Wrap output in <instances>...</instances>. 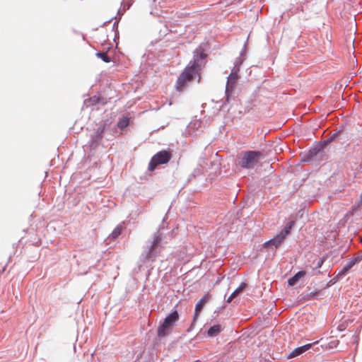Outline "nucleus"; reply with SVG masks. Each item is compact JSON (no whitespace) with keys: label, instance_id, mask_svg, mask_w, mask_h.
Here are the masks:
<instances>
[{"label":"nucleus","instance_id":"obj_1","mask_svg":"<svg viewBox=\"0 0 362 362\" xmlns=\"http://www.w3.org/2000/svg\"><path fill=\"white\" fill-rule=\"evenodd\" d=\"M205 58L206 54L204 53L195 52L193 62H191L185 68L177 81L176 88L178 91H182L188 82L191 81L197 75L199 76Z\"/></svg>","mask_w":362,"mask_h":362},{"label":"nucleus","instance_id":"obj_2","mask_svg":"<svg viewBox=\"0 0 362 362\" xmlns=\"http://www.w3.org/2000/svg\"><path fill=\"white\" fill-rule=\"evenodd\" d=\"M262 156L259 151H243L240 155L238 165L245 169H253L259 163Z\"/></svg>","mask_w":362,"mask_h":362},{"label":"nucleus","instance_id":"obj_3","mask_svg":"<svg viewBox=\"0 0 362 362\" xmlns=\"http://www.w3.org/2000/svg\"><path fill=\"white\" fill-rule=\"evenodd\" d=\"M179 320V314L177 310L173 311L164 320L163 323L158 328V336L165 337L170 332V329Z\"/></svg>","mask_w":362,"mask_h":362},{"label":"nucleus","instance_id":"obj_4","mask_svg":"<svg viewBox=\"0 0 362 362\" xmlns=\"http://www.w3.org/2000/svg\"><path fill=\"white\" fill-rule=\"evenodd\" d=\"M163 233L161 228H159L157 232L153 235V240L151 242L150 245L148 246V251L146 252V258L151 259L157 254V249L161 247L163 243Z\"/></svg>","mask_w":362,"mask_h":362},{"label":"nucleus","instance_id":"obj_5","mask_svg":"<svg viewBox=\"0 0 362 362\" xmlns=\"http://www.w3.org/2000/svg\"><path fill=\"white\" fill-rule=\"evenodd\" d=\"M171 158V153L167 151H161L155 154L149 164L148 170L151 171L154 170L158 165L167 163Z\"/></svg>","mask_w":362,"mask_h":362},{"label":"nucleus","instance_id":"obj_6","mask_svg":"<svg viewBox=\"0 0 362 362\" xmlns=\"http://www.w3.org/2000/svg\"><path fill=\"white\" fill-rule=\"evenodd\" d=\"M238 78L239 76L237 73V69H231V73L227 78V82L225 90L227 102H229L233 96V90Z\"/></svg>","mask_w":362,"mask_h":362},{"label":"nucleus","instance_id":"obj_7","mask_svg":"<svg viewBox=\"0 0 362 362\" xmlns=\"http://www.w3.org/2000/svg\"><path fill=\"white\" fill-rule=\"evenodd\" d=\"M105 129V125L100 124L90 135V139L88 141V146L91 149H95L100 145L103 137Z\"/></svg>","mask_w":362,"mask_h":362},{"label":"nucleus","instance_id":"obj_8","mask_svg":"<svg viewBox=\"0 0 362 362\" xmlns=\"http://www.w3.org/2000/svg\"><path fill=\"white\" fill-rule=\"evenodd\" d=\"M320 341H322V339H320V341H317L313 344H307L305 345L296 348L294 350H293L290 353V354L288 355V358H294V357L300 356V354H303L306 351L309 350L313 345H315Z\"/></svg>","mask_w":362,"mask_h":362},{"label":"nucleus","instance_id":"obj_9","mask_svg":"<svg viewBox=\"0 0 362 362\" xmlns=\"http://www.w3.org/2000/svg\"><path fill=\"white\" fill-rule=\"evenodd\" d=\"M284 242V241L276 235L271 240L265 242L263 244V247L274 250L279 247Z\"/></svg>","mask_w":362,"mask_h":362},{"label":"nucleus","instance_id":"obj_10","mask_svg":"<svg viewBox=\"0 0 362 362\" xmlns=\"http://www.w3.org/2000/svg\"><path fill=\"white\" fill-rule=\"evenodd\" d=\"M296 224L295 221H288L284 228L277 234V235L281 238L284 241L286 240V237L291 234L293 228Z\"/></svg>","mask_w":362,"mask_h":362},{"label":"nucleus","instance_id":"obj_11","mask_svg":"<svg viewBox=\"0 0 362 362\" xmlns=\"http://www.w3.org/2000/svg\"><path fill=\"white\" fill-rule=\"evenodd\" d=\"M209 295H205L196 304L194 318H196L197 316L198 315V314L202 311L203 307L204 306L205 303L209 300Z\"/></svg>","mask_w":362,"mask_h":362},{"label":"nucleus","instance_id":"obj_12","mask_svg":"<svg viewBox=\"0 0 362 362\" xmlns=\"http://www.w3.org/2000/svg\"><path fill=\"white\" fill-rule=\"evenodd\" d=\"M305 274V272L304 271H300V272H297L294 276H293L291 278H290L288 280V285L294 286L300 278L304 276Z\"/></svg>","mask_w":362,"mask_h":362},{"label":"nucleus","instance_id":"obj_13","mask_svg":"<svg viewBox=\"0 0 362 362\" xmlns=\"http://www.w3.org/2000/svg\"><path fill=\"white\" fill-rule=\"evenodd\" d=\"M246 47V44L244 45V48L240 52V56L235 59L234 62V66L232 69H237V73L240 71V66L243 62V59L242 58V56L245 54V50Z\"/></svg>","mask_w":362,"mask_h":362},{"label":"nucleus","instance_id":"obj_14","mask_svg":"<svg viewBox=\"0 0 362 362\" xmlns=\"http://www.w3.org/2000/svg\"><path fill=\"white\" fill-rule=\"evenodd\" d=\"M222 329L220 325H216L212 327H211L208 331L207 334L209 337H213L216 336L218 334H219L221 332Z\"/></svg>","mask_w":362,"mask_h":362},{"label":"nucleus","instance_id":"obj_15","mask_svg":"<svg viewBox=\"0 0 362 362\" xmlns=\"http://www.w3.org/2000/svg\"><path fill=\"white\" fill-rule=\"evenodd\" d=\"M362 259L361 257H356L347 262L344 266L348 270H350L356 263L359 262Z\"/></svg>","mask_w":362,"mask_h":362},{"label":"nucleus","instance_id":"obj_16","mask_svg":"<svg viewBox=\"0 0 362 362\" xmlns=\"http://www.w3.org/2000/svg\"><path fill=\"white\" fill-rule=\"evenodd\" d=\"M247 287V284L245 282H242L240 286L232 293L233 296L237 297L240 293H242L245 288Z\"/></svg>","mask_w":362,"mask_h":362},{"label":"nucleus","instance_id":"obj_17","mask_svg":"<svg viewBox=\"0 0 362 362\" xmlns=\"http://www.w3.org/2000/svg\"><path fill=\"white\" fill-rule=\"evenodd\" d=\"M96 56L101 59L105 62H110V57L108 56L107 52H98L96 53Z\"/></svg>","mask_w":362,"mask_h":362},{"label":"nucleus","instance_id":"obj_18","mask_svg":"<svg viewBox=\"0 0 362 362\" xmlns=\"http://www.w3.org/2000/svg\"><path fill=\"white\" fill-rule=\"evenodd\" d=\"M129 122V118L123 117L119 119V121L117 123V126L120 129H124L128 126Z\"/></svg>","mask_w":362,"mask_h":362},{"label":"nucleus","instance_id":"obj_19","mask_svg":"<svg viewBox=\"0 0 362 362\" xmlns=\"http://www.w3.org/2000/svg\"><path fill=\"white\" fill-rule=\"evenodd\" d=\"M121 228L117 226L116 227L112 233L108 237V239H115L121 234Z\"/></svg>","mask_w":362,"mask_h":362},{"label":"nucleus","instance_id":"obj_20","mask_svg":"<svg viewBox=\"0 0 362 362\" xmlns=\"http://www.w3.org/2000/svg\"><path fill=\"white\" fill-rule=\"evenodd\" d=\"M320 152V149L315 148L313 149H310L308 153V158H312L314 156H317V154Z\"/></svg>","mask_w":362,"mask_h":362},{"label":"nucleus","instance_id":"obj_21","mask_svg":"<svg viewBox=\"0 0 362 362\" xmlns=\"http://www.w3.org/2000/svg\"><path fill=\"white\" fill-rule=\"evenodd\" d=\"M349 271V270H348L345 267H344L343 269L340 270L337 274V278L338 279H342L348 273Z\"/></svg>","mask_w":362,"mask_h":362},{"label":"nucleus","instance_id":"obj_22","mask_svg":"<svg viewBox=\"0 0 362 362\" xmlns=\"http://www.w3.org/2000/svg\"><path fill=\"white\" fill-rule=\"evenodd\" d=\"M201 122L199 120H194L189 123V129H197L200 127Z\"/></svg>","mask_w":362,"mask_h":362},{"label":"nucleus","instance_id":"obj_23","mask_svg":"<svg viewBox=\"0 0 362 362\" xmlns=\"http://www.w3.org/2000/svg\"><path fill=\"white\" fill-rule=\"evenodd\" d=\"M339 343L338 341L337 340H332L329 343V349H333L334 347H336L337 344Z\"/></svg>","mask_w":362,"mask_h":362},{"label":"nucleus","instance_id":"obj_24","mask_svg":"<svg viewBox=\"0 0 362 362\" xmlns=\"http://www.w3.org/2000/svg\"><path fill=\"white\" fill-rule=\"evenodd\" d=\"M339 134H340V132H336V133L333 134L330 136V138H329V141H333V140H335V139H338V138H339Z\"/></svg>","mask_w":362,"mask_h":362},{"label":"nucleus","instance_id":"obj_25","mask_svg":"<svg viewBox=\"0 0 362 362\" xmlns=\"http://www.w3.org/2000/svg\"><path fill=\"white\" fill-rule=\"evenodd\" d=\"M235 298V297L234 296H233V293H231L230 296L228 298L227 302L230 303L233 300V299Z\"/></svg>","mask_w":362,"mask_h":362},{"label":"nucleus","instance_id":"obj_26","mask_svg":"<svg viewBox=\"0 0 362 362\" xmlns=\"http://www.w3.org/2000/svg\"><path fill=\"white\" fill-rule=\"evenodd\" d=\"M323 264V259H320L317 264V268H320Z\"/></svg>","mask_w":362,"mask_h":362},{"label":"nucleus","instance_id":"obj_27","mask_svg":"<svg viewBox=\"0 0 362 362\" xmlns=\"http://www.w3.org/2000/svg\"><path fill=\"white\" fill-rule=\"evenodd\" d=\"M90 102H91V104H94L97 103V100L95 98H90Z\"/></svg>","mask_w":362,"mask_h":362},{"label":"nucleus","instance_id":"obj_28","mask_svg":"<svg viewBox=\"0 0 362 362\" xmlns=\"http://www.w3.org/2000/svg\"><path fill=\"white\" fill-rule=\"evenodd\" d=\"M309 0H303V3L308 2Z\"/></svg>","mask_w":362,"mask_h":362},{"label":"nucleus","instance_id":"obj_29","mask_svg":"<svg viewBox=\"0 0 362 362\" xmlns=\"http://www.w3.org/2000/svg\"><path fill=\"white\" fill-rule=\"evenodd\" d=\"M200 81V76H199L198 82Z\"/></svg>","mask_w":362,"mask_h":362}]
</instances>
